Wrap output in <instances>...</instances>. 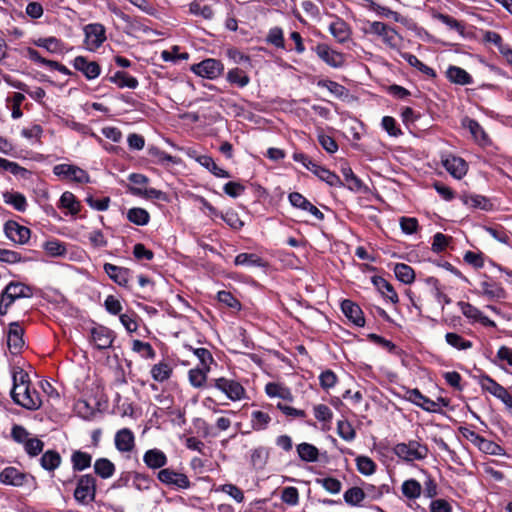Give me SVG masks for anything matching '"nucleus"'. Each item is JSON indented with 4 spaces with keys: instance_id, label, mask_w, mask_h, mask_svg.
<instances>
[{
    "instance_id": "nucleus-1",
    "label": "nucleus",
    "mask_w": 512,
    "mask_h": 512,
    "mask_svg": "<svg viewBox=\"0 0 512 512\" xmlns=\"http://www.w3.org/2000/svg\"><path fill=\"white\" fill-rule=\"evenodd\" d=\"M207 387H213L221 391L231 401H239L246 397L244 387L234 379L225 377L213 378L209 380Z\"/></svg>"
},
{
    "instance_id": "nucleus-2",
    "label": "nucleus",
    "mask_w": 512,
    "mask_h": 512,
    "mask_svg": "<svg viewBox=\"0 0 512 512\" xmlns=\"http://www.w3.org/2000/svg\"><path fill=\"white\" fill-rule=\"evenodd\" d=\"M366 33L375 34L391 49L399 51L402 37L391 26L384 22L374 21L369 23Z\"/></svg>"
},
{
    "instance_id": "nucleus-3",
    "label": "nucleus",
    "mask_w": 512,
    "mask_h": 512,
    "mask_svg": "<svg viewBox=\"0 0 512 512\" xmlns=\"http://www.w3.org/2000/svg\"><path fill=\"white\" fill-rule=\"evenodd\" d=\"M395 454L405 461L423 460L428 455V447L412 440L408 443H399L394 447Z\"/></svg>"
},
{
    "instance_id": "nucleus-4",
    "label": "nucleus",
    "mask_w": 512,
    "mask_h": 512,
    "mask_svg": "<svg viewBox=\"0 0 512 512\" xmlns=\"http://www.w3.org/2000/svg\"><path fill=\"white\" fill-rule=\"evenodd\" d=\"M96 479L91 474L79 477L74 491V498L81 504H89L95 499Z\"/></svg>"
},
{
    "instance_id": "nucleus-5",
    "label": "nucleus",
    "mask_w": 512,
    "mask_h": 512,
    "mask_svg": "<svg viewBox=\"0 0 512 512\" xmlns=\"http://www.w3.org/2000/svg\"><path fill=\"white\" fill-rule=\"evenodd\" d=\"M11 397L17 405L28 410H37L42 405L39 393L32 389L30 385L24 386V388L17 391L11 390Z\"/></svg>"
},
{
    "instance_id": "nucleus-6",
    "label": "nucleus",
    "mask_w": 512,
    "mask_h": 512,
    "mask_svg": "<svg viewBox=\"0 0 512 512\" xmlns=\"http://www.w3.org/2000/svg\"><path fill=\"white\" fill-rule=\"evenodd\" d=\"M311 50L328 66L339 69L345 65V55L331 48L326 43H318L316 46H312Z\"/></svg>"
},
{
    "instance_id": "nucleus-7",
    "label": "nucleus",
    "mask_w": 512,
    "mask_h": 512,
    "mask_svg": "<svg viewBox=\"0 0 512 512\" xmlns=\"http://www.w3.org/2000/svg\"><path fill=\"white\" fill-rule=\"evenodd\" d=\"M157 479L164 485L176 489H189L191 481L184 473L177 472L172 468H163L157 473Z\"/></svg>"
},
{
    "instance_id": "nucleus-8",
    "label": "nucleus",
    "mask_w": 512,
    "mask_h": 512,
    "mask_svg": "<svg viewBox=\"0 0 512 512\" xmlns=\"http://www.w3.org/2000/svg\"><path fill=\"white\" fill-rule=\"evenodd\" d=\"M290 205L295 210L292 215L290 214V220L308 224L307 213L312 209L313 203L298 192H290Z\"/></svg>"
},
{
    "instance_id": "nucleus-9",
    "label": "nucleus",
    "mask_w": 512,
    "mask_h": 512,
    "mask_svg": "<svg viewBox=\"0 0 512 512\" xmlns=\"http://www.w3.org/2000/svg\"><path fill=\"white\" fill-rule=\"evenodd\" d=\"M191 70L200 77L213 80L222 74L224 65L220 60L208 58L192 65Z\"/></svg>"
},
{
    "instance_id": "nucleus-10",
    "label": "nucleus",
    "mask_w": 512,
    "mask_h": 512,
    "mask_svg": "<svg viewBox=\"0 0 512 512\" xmlns=\"http://www.w3.org/2000/svg\"><path fill=\"white\" fill-rule=\"evenodd\" d=\"M115 337L114 331L103 325L93 327L90 331V342L98 350L110 348Z\"/></svg>"
},
{
    "instance_id": "nucleus-11",
    "label": "nucleus",
    "mask_w": 512,
    "mask_h": 512,
    "mask_svg": "<svg viewBox=\"0 0 512 512\" xmlns=\"http://www.w3.org/2000/svg\"><path fill=\"white\" fill-rule=\"evenodd\" d=\"M84 33L85 43L87 45V49L90 51L98 49L106 40L105 28L99 23L86 25Z\"/></svg>"
},
{
    "instance_id": "nucleus-12",
    "label": "nucleus",
    "mask_w": 512,
    "mask_h": 512,
    "mask_svg": "<svg viewBox=\"0 0 512 512\" xmlns=\"http://www.w3.org/2000/svg\"><path fill=\"white\" fill-rule=\"evenodd\" d=\"M53 173L62 178L71 179L77 183H88V173L82 168L69 164H58L53 168Z\"/></svg>"
},
{
    "instance_id": "nucleus-13",
    "label": "nucleus",
    "mask_w": 512,
    "mask_h": 512,
    "mask_svg": "<svg viewBox=\"0 0 512 512\" xmlns=\"http://www.w3.org/2000/svg\"><path fill=\"white\" fill-rule=\"evenodd\" d=\"M29 478L34 479L33 476L21 472L19 469L13 466L6 467L0 472V483L4 485L21 487L28 481Z\"/></svg>"
},
{
    "instance_id": "nucleus-14",
    "label": "nucleus",
    "mask_w": 512,
    "mask_h": 512,
    "mask_svg": "<svg viewBox=\"0 0 512 512\" xmlns=\"http://www.w3.org/2000/svg\"><path fill=\"white\" fill-rule=\"evenodd\" d=\"M4 232L7 238L14 243L25 244L30 238L31 231L15 221L9 220L4 224Z\"/></svg>"
},
{
    "instance_id": "nucleus-15",
    "label": "nucleus",
    "mask_w": 512,
    "mask_h": 512,
    "mask_svg": "<svg viewBox=\"0 0 512 512\" xmlns=\"http://www.w3.org/2000/svg\"><path fill=\"white\" fill-rule=\"evenodd\" d=\"M265 392L270 398H278L277 408L288 415V389L281 383L269 382L265 386Z\"/></svg>"
},
{
    "instance_id": "nucleus-16",
    "label": "nucleus",
    "mask_w": 512,
    "mask_h": 512,
    "mask_svg": "<svg viewBox=\"0 0 512 512\" xmlns=\"http://www.w3.org/2000/svg\"><path fill=\"white\" fill-rule=\"evenodd\" d=\"M73 67L83 73L88 80L97 78L101 73L100 65L95 61H89L84 56H77L73 60Z\"/></svg>"
},
{
    "instance_id": "nucleus-17",
    "label": "nucleus",
    "mask_w": 512,
    "mask_h": 512,
    "mask_svg": "<svg viewBox=\"0 0 512 512\" xmlns=\"http://www.w3.org/2000/svg\"><path fill=\"white\" fill-rule=\"evenodd\" d=\"M105 273L109 278L119 286L128 287L131 278V270L125 267L116 266L111 263H105L103 266Z\"/></svg>"
},
{
    "instance_id": "nucleus-18",
    "label": "nucleus",
    "mask_w": 512,
    "mask_h": 512,
    "mask_svg": "<svg viewBox=\"0 0 512 512\" xmlns=\"http://www.w3.org/2000/svg\"><path fill=\"white\" fill-rule=\"evenodd\" d=\"M328 30L340 44L346 43L351 38L352 31L349 24L339 17L334 18L329 24Z\"/></svg>"
},
{
    "instance_id": "nucleus-19",
    "label": "nucleus",
    "mask_w": 512,
    "mask_h": 512,
    "mask_svg": "<svg viewBox=\"0 0 512 512\" xmlns=\"http://www.w3.org/2000/svg\"><path fill=\"white\" fill-rule=\"evenodd\" d=\"M23 329L18 322H12L9 325L7 333V345L11 353L16 354L20 352L24 346Z\"/></svg>"
},
{
    "instance_id": "nucleus-20",
    "label": "nucleus",
    "mask_w": 512,
    "mask_h": 512,
    "mask_svg": "<svg viewBox=\"0 0 512 512\" xmlns=\"http://www.w3.org/2000/svg\"><path fill=\"white\" fill-rule=\"evenodd\" d=\"M341 310L343 314L356 326L363 327L365 325V318L360 306L355 302L345 299L341 303Z\"/></svg>"
},
{
    "instance_id": "nucleus-21",
    "label": "nucleus",
    "mask_w": 512,
    "mask_h": 512,
    "mask_svg": "<svg viewBox=\"0 0 512 512\" xmlns=\"http://www.w3.org/2000/svg\"><path fill=\"white\" fill-rule=\"evenodd\" d=\"M407 399L427 412H438L439 404L423 395L417 388L407 391Z\"/></svg>"
},
{
    "instance_id": "nucleus-22",
    "label": "nucleus",
    "mask_w": 512,
    "mask_h": 512,
    "mask_svg": "<svg viewBox=\"0 0 512 512\" xmlns=\"http://www.w3.org/2000/svg\"><path fill=\"white\" fill-rule=\"evenodd\" d=\"M114 443L119 452H131L135 447V436L129 428H122L116 432Z\"/></svg>"
},
{
    "instance_id": "nucleus-23",
    "label": "nucleus",
    "mask_w": 512,
    "mask_h": 512,
    "mask_svg": "<svg viewBox=\"0 0 512 512\" xmlns=\"http://www.w3.org/2000/svg\"><path fill=\"white\" fill-rule=\"evenodd\" d=\"M480 293L489 300H501L506 298V291L500 283L493 279H487L479 284Z\"/></svg>"
},
{
    "instance_id": "nucleus-24",
    "label": "nucleus",
    "mask_w": 512,
    "mask_h": 512,
    "mask_svg": "<svg viewBox=\"0 0 512 512\" xmlns=\"http://www.w3.org/2000/svg\"><path fill=\"white\" fill-rule=\"evenodd\" d=\"M442 164L450 175L456 179L463 178L468 171L466 161L460 157L448 156L446 159L442 160Z\"/></svg>"
},
{
    "instance_id": "nucleus-25",
    "label": "nucleus",
    "mask_w": 512,
    "mask_h": 512,
    "mask_svg": "<svg viewBox=\"0 0 512 512\" xmlns=\"http://www.w3.org/2000/svg\"><path fill=\"white\" fill-rule=\"evenodd\" d=\"M143 462L149 469H163L168 463V458L162 450L153 448L144 453Z\"/></svg>"
},
{
    "instance_id": "nucleus-26",
    "label": "nucleus",
    "mask_w": 512,
    "mask_h": 512,
    "mask_svg": "<svg viewBox=\"0 0 512 512\" xmlns=\"http://www.w3.org/2000/svg\"><path fill=\"white\" fill-rule=\"evenodd\" d=\"M313 170L311 171L316 177H318L321 181L325 182L331 187H342L344 183L340 179V177L334 172L330 171L324 166L317 164L316 166H312Z\"/></svg>"
},
{
    "instance_id": "nucleus-27",
    "label": "nucleus",
    "mask_w": 512,
    "mask_h": 512,
    "mask_svg": "<svg viewBox=\"0 0 512 512\" xmlns=\"http://www.w3.org/2000/svg\"><path fill=\"white\" fill-rule=\"evenodd\" d=\"M446 77L450 82L461 86L473 83L472 76L466 70L458 66H449L446 71Z\"/></svg>"
},
{
    "instance_id": "nucleus-28",
    "label": "nucleus",
    "mask_w": 512,
    "mask_h": 512,
    "mask_svg": "<svg viewBox=\"0 0 512 512\" xmlns=\"http://www.w3.org/2000/svg\"><path fill=\"white\" fill-rule=\"evenodd\" d=\"M480 383H481V387L483 390L489 392L490 394H492L496 398L500 399L501 401H503L506 398V396L509 394V392L507 391V389L505 387H503L502 385L497 383L494 379H492L488 375H483L481 377Z\"/></svg>"
},
{
    "instance_id": "nucleus-29",
    "label": "nucleus",
    "mask_w": 512,
    "mask_h": 512,
    "mask_svg": "<svg viewBox=\"0 0 512 512\" xmlns=\"http://www.w3.org/2000/svg\"><path fill=\"white\" fill-rule=\"evenodd\" d=\"M107 80L111 83L116 84L119 88H130L135 89L137 88L139 82L138 80L130 76L128 73L124 71H117L113 76L107 77Z\"/></svg>"
},
{
    "instance_id": "nucleus-30",
    "label": "nucleus",
    "mask_w": 512,
    "mask_h": 512,
    "mask_svg": "<svg viewBox=\"0 0 512 512\" xmlns=\"http://www.w3.org/2000/svg\"><path fill=\"white\" fill-rule=\"evenodd\" d=\"M196 161L218 178L231 177L228 171L218 167L213 158L208 155H200L196 158Z\"/></svg>"
},
{
    "instance_id": "nucleus-31",
    "label": "nucleus",
    "mask_w": 512,
    "mask_h": 512,
    "mask_svg": "<svg viewBox=\"0 0 512 512\" xmlns=\"http://www.w3.org/2000/svg\"><path fill=\"white\" fill-rule=\"evenodd\" d=\"M62 458L55 450H47L40 458L41 467L49 472L56 470L61 464Z\"/></svg>"
},
{
    "instance_id": "nucleus-32",
    "label": "nucleus",
    "mask_w": 512,
    "mask_h": 512,
    "mask_svg": "<svg viewBox=\"0 0 512 512\" xmlns=\"http://www.w3.org/2000/svg\"><path fill=\"white\" fill-rule=\"evenodd\" d=\"M461 200L464 204L470 205L473 208H478L484 211H490L493 208V204L491 201L482 195L472 194V195H463Z\"/></svg>"
},
{
    "instance_id": "nucleus-33",
    "label": "nucleus",
    "mask_w": 512,
    "mask_h": 512,
    "mask_svg": "<svg viewBox=\"0 0 512 512\" xmlns=\"http://www.w3.org/2000/svg\"><path fill=\"white\" fill-rule=\"evenodd\" d=\"M372 282L376 286V288L392 303H397L399 301L398 295L394 290L393 286L383 277L374 276Z\"/></svg>"
},
{
    "instance_id": "nucleus-34",
    "label": "nucleus",
    "mask_w": 512,
    "mask_h": 512,
    "mask_svg": "<svg viewBox=\"0 0 512 512\" xmlns=\"http://www.w3.org/2000/svg\"><path fill=\"white\" fill-rule=\"evenodd\" d=\"M401 57L408 62V64L416 69H418L420 72L425 74L426 76L430 78H435L437 76L435 70L423 62H421L415 55L408 53V52H400Z\"/></svg>"
},
{
    "instance_id": "nucleus-35",
    "label": "nucleus",
    "mask_w": 512,
    "mask_h": 512,
    "mask_svg": "<svg viewBox=\"0 0 512 512\" xmlns=\"http://www.w3.org/2000/svg\"><path fill=\"white\" fill-rule=\"evenodd\" d=\"M189 12L207 20L212 19L214 15L213 9L207 3V0H194L189 5Z\"/></svg>"
},
{
    "instance_id": "nucleus-36",
    "label": "nucleus",
    "mask_w": 512,
    "mask_h": 512,
    "mask_svg": "<svg viewBox=\"0 0 512 512\" xmlns=\"http://www.w3.org/2000/svg\"><path fill=\"white\" fill-rule=\"evenodd\" d=\"M3 199L6 204L13 206L19 212H24L27 209L26 197L19 192H5Z\"/></svg>"
},
{
    "instance_id": "nucleus-37",
    "label": "nucleus",
    "mask_w": 512,
    "mask_h": 512,
    "mask_svg": "<svg viewBox=\"0 0 512 512\" xmlns=\"http://www.w3.org/2000/svg\"><path fill=\"white\" fill-rule=\"evenodd\" d=\"M235 265L246 267H261L264 266V260L254 253H240L235 257Z\"/></svg>"
},
{
    "instance_id": "nucleus-38",
    "label": "nucleus",
    "mask_w": 512,
    "mask_h": 512,
    "mask_svg": "<svg viewBox=\"0 0 512 512\" xmlns=\"http://www.w3.org/2000/svg\"><path fill=\"white\" fill-rule=\"evenodd\" d=\"M59 207L68 209L72 215H76L80 212L81 204L73 193L66 191L60 197Z\"/></svg>"
},
{
    "instance_id": "nucleus-39",
    "label": "nucleus",
    "mask_w": 512,
    "mask_h": 512,
    "mask_svg": "<svg viewBox=\"0 0 512 512\" xmlns=\"http://www.w3.org/2000/svg\"><path fill=\"white\" fill-rule=\"evenodd\" d=\"M95 473L103 479L113 476L115 465L107 458H99L94 463Z\"/></svg>"
},
{
    "instance_id": "nucleus-40",
    "label": "nucleus",
    "mask_w": 512,
    "mask_h": 512,
    "mask_svg": "<svg viewBox=\"0 0 512 512\" xmlns=\"http://www.w3.org/2000/svg\"><path fill=\"white\" fill-rule=\"evenodd\" d=\"M394 273L396 278L404 284H411L415 279L414 269L405 263L395 264Z\"/></svg>"
},
{
    "instance_id": "nucleus-41",
    "label": "nucleus",
    "mask_w": 512,
    "mask_h": 512,
    "mask_svg": "<svg viewBox=\"0 0 512 512\" xmlns=\"http://www.w3.org/2000/svg\"><path fill=\"white\" fill-rule=\"evenodd\" d=\"M296 448L301 460L305 462H316L318 460L319 451L314 445L301 443Z\"/></svg>"
},
{
    "instance_id": "nucleus-42",
    "label": "nucleus",
    "mask_w": 512,
    "mask_h": 512,
    "mask_svg": "<svg viewBox=\"0 0 512 512\" xmlns=\"http://www.w3.org/2000/svg\"><path fill=\"white\" fill-rule=\"evenodd\" d=\"M172 375V368L166 362L155 364L151 368V376L157 382H164Z\"/></svg>"
},
{
    "instance_id": "nucleus-43",
    "label": "nucleus",
    "mask_w": 512,
    "mask_h": 512,
    "mask_svg": "<svg viewBox=\"0 0 512 512\" xmlns=\"http://www.w3.org/2000/svg\"><path fill=\"white\" fill-rule=\"evenodd\" d=\"M92 456L86 452L75 451L71 456V462L75 471H83L91 466Z\"/></svg>"
},
{
    "instance_id": "nucleus-44",
    "label": "nucleus",
    "mask_w": 512,
    "mask_h": 512,
    "mask_svg": "<svg viewBox=\"0 0 512 512\" xmlns=\"http://www.w3.org/2000/svg\"><path fill=\"white\" fill-rule=\"evenodd\" d=\"M402 494L408 499H416L421 495L422 486L415 479H408L401 486Z\"/></svg>"
},
{
    "instance_id": "nucleus-45",
    "label": "nucleus",
    "mask_w": 512,
    "mask_h": 512,
    "mask_svg": "<svg viewBox=\"0 0 512 512\" xmlns=\"http://www.w3.org/2000/svg\"><path fill=\"white\" fill-rule=\"evenodd\" d=\"M478 449L489 455H495V456H504L506 455L505 449L500 446L499 444L495 443L494 441L488 440L486 438H482L480 443L478 444Z\"/></svg>"
},
{
    "instance_id": "nucleus-46",
    "label": "nucleus",
    "mask_w": 512,
    "mask_h": 512,
    "mask_svg": "<svg viewBox=\"0 0 512 512\" xmlns=\"http://www.w3.org/2000/svg\"><path fill=\"white\" fill-rule=\"evenodd\" d=\"M127 218L130 222L138 226L148 224L150 220L149 213L143 208H131L127 212Z\"/></svg>"
},
{
    "instance_id": "nucleus-47",
    "label": "nucleus",
    "mask_w": 512,
    "mask_h": 512,
    "mask_svg": "<svg viewBox=\"0 0 512 512\" xmlns=\"http://www.w3.org/2000/svg\"><path fill=\"white\" fill-rule=\"evenodd\" d=\"M130 191L133 195L144 197L147 199L165 200L166 195L161 190L155 188H141V187H130Z\"/></svg>"
},
{
    "instance_id": "nucleus-48",
    "label": "nucleus",
    "mask_w": 512,
    "mask_h": 512,
    "mask_svg": "<svg viewBox=\"0 0 512 512\" xmlns=\"http://www.w3.org/2000/svg\"><path fill=\"white\" fill-rule=\"evenodd\" d=\"M445 340L450 346L458 350H467L473 346L471 341L466 340L461 335L454 332L446 333Z\"/></svg>"
},
{
    "instance_id": "nucleus-49",
    "label": "nucleus",
    "mask_w": 512,
    "mask_h": 512,
    "mask_svg": "<svg viewBox=\"0 0 512 512\" xmlns=\"http://www.w3.org/2000/svg\"><path fill=\"white\" fill-rule=\"evenodd\" d=\"M366 497L365 492L360 487H352L345 491L344 501L350 506L359 505Z\"/></svg>"
},
{
    "instance_id": "nucleus-50",
    "label": "nucleus",
    "mask_w": 512,
    "mask_h": 512,
    "mask_svg": "<svg viewBox=\"0 0 512 512\" xmlns=\"http://www.w3.org/2000/svg\"><path fill=\"white\" fill-rule=\"evenodd\" d=\"M207 371L203 366L201 368L191 369L188 373L190 384L195 388H201L207 381Z\"/></svg>"
},
{
    "instance_id": "nucleus-51",
    "label": "nucleus",
    "mask_w": 512,
    "mask_h": 512,
    "mask_svg": "<svg viewBox=\"0 0 512 512\" xmlns=\"http://www.w3.org/2000/svg\"><path fill=\"white\" fill-rule=\"evenodd\" d=\"M342 174L344 176L345 185L351 191H360L363 187L362 181L354 174L350 167H343Z\"/></svg>"
},
{
    "instance_id": "nucleus-52",
    "label": "nucleus",
    "mask_w": 512,
    "mask_h": 512,
    "mask_svg": "<svg viewBox=\"0 0 512 512\" xmlns=\"http://www.w3.org/2000/svg\"><path fill=\"white\" fill-rule=\"evenodd\" d=\"M227 80L231 84H235L241 88L247 86L250 82V78L248 77V75L243 70H241L239 68L231 69L227 73Z\"/></svg>"
},
{
    "instance_id": "nucleus-53",
    "label": "nucleus",
    "mask_w": 512,
    "mask_h": 512,
    "mask_svg": "<svg viewBox=\"0 0 512 512\" xmlns=\"http://www.w3.org/2000/svg\"><path fill=\"white\" fill-rule=\"evenodd\" d=\"M43 248L52 257L63 256L67 252L65 244L57 239L46 241Z\"/></svg>"
},
{
    "instance_id": "nucleus-54",
    "label": "nucleus",
    "mask_w": 512,
    "mask_h": 512,
    "mask_svg": "<svg viewBox=\"0 0 512 512\" xmlns=\"http://www.w3.org/2000/svg\"><path fill=\"white\" fill-rule=\"evenodd\" d=\"M12 292L14 298H29L32 296V289L19 282H10L7 285V293Z\"/></svg>"
},
{
    "instance_id": "nucleus-55",
    "label": "nucleus",
    "mask_w": 512,
    "mask_h": 512,
    "mask_svg": "<svg viewBox=\"0 0 512 512\" xmlns=\"http://www.w3.org/2000/svg\"><path fill=\"white\" fill-rule=\"evenodd\" d=\"M270 420L271 418L266 412L256 410L251 413V424L255 430L265 429Z\"/></svg>"
},
{
    "instance_id": "nucleus-56",
    "label": "nucleus",
    "mask_w": 512,
    "mask_h": 512,
    "mask_svg": "<svg viewBox=\"0 0 512 512\" xmlns=\"http://www.w3.org/2000/svg\"><path fill=\"white\" fill-rule=\"evenodd\" d=\"M268 459V451L265 448H255L251 450L250 461L253 467L261 469L266 464Z\"/></svg>"
},
{
    "instance_id": "nucleus-57",
    "label": "nucleus",
    "mask_w": 512,
    "mask_h": 512,
    "mask_svg": "<svg viewBox=\"0 0 512 512\" xmlns=\"http://www.w3.org/2000/svg\"><path fill=\"white\" fill-rule=\"evenodd\" d=\"M132 350L134 352L141 354L142 357L147 359H154L156 356V353L151 344L148 342H143L141 340L133 341Z\"/></svg>"
},
{
    "instance_id": "nucleus-58",
    "label": "nucleus",
    "mask_w": 512,
    "mask_h": 512,
    "mask_svg": "<svg viewBox=\"0 0 512 512\" xmlns=\"http://www.w3.org/2000/svg\"><path fill=\"white\" fill-rule=\"evenodd\" d=\"M316 483L321 485L326 491L337 494L342 489V483L333 477L317 478Z\"/></svg>"
},
{
    "instance_id": "nucleus-59",
    "label": "nucleus",
    "mask_w": 512,
    "mask_h": 512,
    "mask_svg": "<svg viewBox=\"0 0 512 512\" xmlns=\"http://www.w3.org/2000/svg\"><path fill=\"white\" fill-rule=\"evenodd\" d=\"M368 339L371 342L387 349L390 353L399 354L401 352V350L392 341L387 340L384 337L377 335L375 333L368 334Z\"/></svg>"
},
{
    "instance_id": "nucleus-60",
    "label": "nucleus",
    "mask_w": 512,
    "mask_h": 512,
    "mask_svg": "<svg viewBox=\"0 0 512 512\" xmlns=\"http://www.w3.org/2000/svg\"><path fill=\"white\" fill-rule=\"evenodd\" d=\"M358 471L363 475H371L375 472V462L367 456H359L356 459Z\"/></svg>"
},
{
    "instance_id": "nucleus-61",
    "label": "nucleus",
    "mask_w": 512,
    "mask_h": 512,
    "mask_svg": "<svg viewBox=\"0 0 512 512\" xmlns=\"http://www.w3.org/2000/svg\"><path fill=\"white\" fill-rule=\"evenodd\" d=\"M318 86L328 89L330 93L338 98H342L347 94V89L343 85L332 80H320Z\"/></svg>"
},
{
    "instance_id": "nucleus-62",
    "label": "nucleus",
    "mask_w": 512,
    "mask_h": 512,
    "mask_svg": "<svg viewBox=\"0 0 512 512\" xmlns=\"http://www.w3.org/2000/svg\"><path fill=\"white\" fill-rule=\"evenodd\" d=\"M435 17L438 20H440L443 24L448 26L450 29L455 30L459 34L463 35L465 26L460 21L455 19L454 17L447 15V14H442V13H438Z\"/></svg>"
},
{
    "instance_id": "nucleus-63",
    "label": "nucleus",
    "mask_w": 512,
    "mask_h": 512,
    "mask_svg": "<svg viewBox=\"0 0 512 512\" xmlns=\"http://www.w3.org/2000/svg\"><path fill=\"white\" fill-rule=\"evenodd\" d=\"M37 45L52 53L60 52L63 46L62 42L55 37L41 38L38 40Z\"/></svg>"
},
{
    "instance_id": "nucleus-64",
    "label": "nucleus",
    "mask_w": 512,
    "mask_h": 512,
    "mask_svg": "<svg viewBox=\"0 0 512 512\" xmlns=\"http://www.w3.org/2000/svg\"><path fill=\"white\" fill-rule=\"evenodd\" d=\"M318 142L321 147L329 154H333L338 150V144L335 139L323 132L318 134Z\"/></svg>"
}]
</instances>
